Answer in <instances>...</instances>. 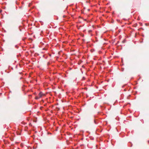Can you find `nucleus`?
Returning a JSON list of instances; mask_svg holds the SVG:
<instances>
[{
    "label": "nucleus",
    "mask_w": 149,
    "mask_h": 149,
    "mask_svg": "<svg viewBox=\"0 0 149 149\" xmlns=\"http://www.w3.org/2000/svg\"><path fill=\"white\" fill-rule=\"evenodd\" d=\"M39 98H39V97H37V96H36L35 97V99H38Z\"/></svg>",
    "instance_id": "nucleus-2"
},
{
    "label": "nucleus",
    "mask_w": 149,
    "mask_h": 149,
    "mask_svg": "<svg viewBox=\"0 0 149 149\" xmlns=\"http://www.w3.org/2000/svg\"><path fill=\"white\" fill-rule=\"evenodd\" d=\"M38 95L39 96V98H40L42 97L43 95H45L42 92H40L39 93Z\"/></svg>",
    "instance_id": "nucleus-1"
}]
</instances>
